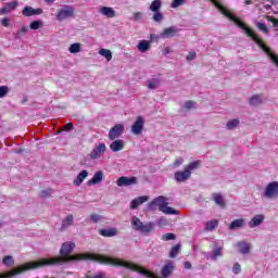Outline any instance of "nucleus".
<instances>
[{
    "label": "nucleus",
    "instance_id": "1",
    "mask_svg": "<svg viewBox=\"0 0 278 278\" xmlns=\"http://www.w3.org/2000/svg\"><path fill=\"white\" fill-rule=\"evenodd\" d=\"M211 2L213 3V5H215V8L218 10V12H220V14L226 16V18H229V21H233L235 25H237V27H240V29H243V31H245V34L249 36V38H252V40L254 42H256L257 45H262V38H260V36L257 34H255V30L251 29L249 26H247V24H244V22H242V21H240V18L236 17V15H233V13H231V10H229L223 3L218 2V0H211Z\"/></svg>",
    "mask_w": 278,
    "mask_h": 278
},
{
    "label": "nucleus",
    "instance_id": "2",
    "mask_svg": "<svg viewBox=\"0 0 278 278\" xmlns=\"http://www.w3.org/2000/svg\"><path fill=\"white\" fill-rule=\"evenodd\" d=\"M168 199H166L165 197H157L154 200H152L149 204H148V210H150V212H154V210H160V212H162L163 214H166L168 216L174 215V216H179V211L168 206Z\"/></svg>",
    "mask_w": 278,
    "mask_h": 278
},
{
    "label": "nucleus",
    "instance_id": "3",
    "mask_svg": "<svg viewBox=\"0 0 278 278\" xmlns=\"http://www.w3.org/2000/svg\"><path fill=\"white\" fill-rule=\"evenodd\" d=\"M130 223L135 231H140L141 233H151L153 231V223L144 224L137 216H134Z\"/></svg>",
    "mask_w": 278,
    "mask_h": 278
},
{
    "label": "nucleus",
    "instance_id": "4",
    "mask_svg": "<svg viewBox=\"0 0 278 278\" xmlns=\"http://www.w3.org/2000/svg\"><path fill=\"white\" fill-rule=\"evenodd\" d=\"M56 21H66V18H73L75 16V8L71 5H63L58 12H56Z\"/></svg>",
    "mask_w": 278,
    "mask_h": 278
},
{
    "label": "nucleus",
    "instance_id": "5",
    "mask_svg": "<svg viewBox=\"0 0 278 278\" xmlns=\"http://www.w3.org/2000/svg\"><path fill=\"white\" fill-rule=\"evenodd\" d=\"M125 134V126L123 124H116L113 126L109 131V139L110 140H118L121 136Z\"/></svg>",
    "mask_w": 278,
    "mask_h": 278
},
{
    "label": "nucleus",
    "instance_id": "6",
    "mask_svg": "<svg viewBox=\"0 0 278 278\" xmlns=\"http://www.w3.org/2000/svg\"><path fill=\"white\" fill-rule=\"evenodd\" d=\"M264 197L266 199H275V197H278V182L273 181L269 182L265 189Z\"/></svg>",
    "mask_w": 278,
    "mask_h": 278
},
{
    "label": "nucleus",
    "instance_id": "7",
    "mask_svg": "<svg viewBox=\"0 0 278 278\" xmlns=\"http://www.w3.org/2000/svg\"><path fill=\"white\" fill-rule=\"evenodd\" d=\"M144 129V118L142 116H138L136 122L132 124L130 131L134 136H140L142 130Z\"/></svg>",
    "mask_w": 278,
    "mask_h": 278
},
{
    "label": "nucleus",
    "instance_id": "8",
    "mask_svg": "<svg viewBox=\"0 0 278 278\" xmlns=\"http://www.w3.org/2000/svg\"><path fill=\"white\" fill-rule=\"evenodd\" d=\"M42 9H34V7L26 5L22 10V15L25 16L26 18H29V16H40L42 14Z\"/></svg>",
    "mask_w": 278,
    "mask_h": 278
},
{
    "label": "nucleus",
    "instance_id": "9",
    "mask_svg": "<svg viewBox=\"0 0 278 278\" xmlns=\"http://www.w3.org/2000/svg\"><path fill=\"white\" fill-rule=\"evenodd\" d=\"M116 184L119 188H123V186H136L138 178L122 176L116 180Z\"/></svg>",
    "mask_w": 278,
    "mask_h": 278
},
{
    "label": "nucleus",
    "instance_id": "10",
    "mask_svg": "<svg viewBox=\"0 0 278 278\" xmlns=\"http://www.w3.org/2000/svg\"><path fill=\"white\" fill-rule=\"evenodd\" d=\"M258 47L262 48V50L268 55V58H270L271 62L278 67V55L273 53V51H270V48L264 45V41H261V45H258Z\"/></svg>",
    "mask_w": 278,
    "mask_h": 278
},
{
    "label": "nucleus",
    "instance_id": "11",
    "mask_svg": "<svg viewBox=\"0 0 278 278\" xmlns=\"http://www.w3.org/2000/svg\"><path fill=\"white\" fill-rule=\"evenodd\" d=\"M105 143H100L96 149L90 153L91 160H99L100 156L105 153Z\"/></svg>",
    "mask_w": 278,
    "mask_h": 278
},
{
    "label": "nucleus",
    "instance_id": "12",
    "mask_svg": "<svg viewBox=\"0 0 278 278\" xmlns=\"http://www.w3.org/2000/svg\"><path fill=\"white\" fill-rule=\"evenodd\" d=\"M110 149L113 153H118V151H123V149H125V141L122 139H114L110 144Z\"/></svg>",
    "mask_w": 278,
    "mask_h": 278
},
{
    "label": "nucleus",
    "instance_id": "13",
    "mask_svg": "<svg viewBox=\"0 0 278 278\" xmlns=\"http://www.w3.org/2000/svg\"><path fill=\"white\" fill-rule=\"evenodd\" d=\"M191 175L192 173L187 168H185V170L182 172L175 173V179L176 181H179V182L187 181V179H190Z\"/></svg>",
    "mask_w": 278,
    "mask_h": 278
},
{
    "label": "nucleus",
    "instance_id": "14",
    "mask_svg": "<svg viewBox=\"0 0 278 278\" xmlns=\"http://www.w3.org/2000/svg\"><path fill=\"white\" fill-rule=\"evenodd\" d=\"M179 29L175 26L167 27L161 33V38H173V36H177Z\"/></svg>",
    "mask_w": 278,
    "mask_h": 278
},
{
    "label": "nucleus",
    "instance_id": "15",
    "mask_svg": "<svg viewBox=\"0 0 278 278\" xmlns=\"http://www.w3.org/2000/svg\"><path fill=\"white\" fill-rule=\"evenodd\" d=\"M149 201V195L139 197L130 202V210H138L142 203H147Z\"/></svg>",
    "mask_w": 278,
    "mask_h": 278
},
{
    "label": "nucleus",
    "instance_id": "16",
    "mask_svg": "<svg viewBox=\"0 0 278 278\" xmlns=\"http://www.w3.org/2000/svg\"><path fill=\"white\" fill-rule=\"evenodd\" d=\"M264 215L263 214H258L255 215L250 222H249V227L251 229H255V227H260V225H262L264 223Z\"/></svg>",
    "mask_w": 278,
    "mask_h": 278
},
{
    "label": "nucleus",
    "instance_id": "17",
    "mask_svg": "<svg viewBox=\"0 0 278 278\" xmlns=\"http://www.w3.org/2000/svg\"><path fill=\"white\" fill-rule=\"evenodd\" d=\"M100 14H102L103 16H106L108 18H114V16H116V11H114V9L110 8V7H102L99 10Z\"/></svg>",
    "mask_w": 278,
    "mask_h": 278
},
{
    "label": "nucleus",
    "instance_id": "18",
    "mask_svg": "<svg viewBox=\"0 0 278 278\" xmlns=\"http://www.w3.org/2000/svg\"><path fill=\"white\" fill-rule=\"evenodd\" d=\"M101 181H103V172L99 170L87 184L88 186H97V184H101Z\"/></svg>",
    "mask_w": 278,
    "mask_h": 278
},
{
    "label": "nucleus",
    "instance_id": "19",
    "mask_svg": "<svg viewBox=\"0 0 278 278\" xmlns=\"http://www.w3.org/2000/svg\"><path fill=\"white\" fill-rule=\"evenodd\" d=\"M137 49L138 51H140V53H147V51L151 49V41L149 40L139 41Z\"/></svg>",
    "mask_w": 278,
    "mask_h": 278
},
{
    "label": "nucleus",
    "instance_id": "20",
    "mask_svg": "<svg viewBox=\"0 0 278 278\" xmlns=\"http://www.w3.org/2000/svg\"><path fill=\"white\" fill-rule=\"evenodd\" d=\"M173 270H175V265H173L170 262L165 264L162 269V276L164 278L170 277L173 275Z\"/></svg>",
    "mask_w": 278,
    "mask_h": 278
},
{
    "label": "nucleus",
    "instance_id": "21",
    "mask_svg": "<svg viewBox=\"0 0 278 278\" xmlns=\"http://www.w3.org/2000/svg\"><path fill=\"white\" fill-rule=\"evenodd\" d=\"M100 236L113 238V236H118V230L116 228L102 229L100 230Z\"/></svg>",
    "mask_w": 278,
    "mask_h": 278
},
{
    "label": "nucleus",
    "instance_id": "22",
    "mask_svg": "<svg viewBox=\"0 0 278 278\" xmlns=\"http://www.w3.org/2000/svg\"><path fill=\"white\" fill-rule=\"evenodd\" d=\"M23 273L22 267L14 268L5 274L0 275V278H10V277H16V275H21Z\"/></svg>",
    "mask_w": 278,
    "mask_h": 278
},
{
    "label": "nucleus",
    "instance_id": "23",
    "mask_svg": "<svg viewBox=\"0 0 278 278\" xmlns=\"http://www.w3.org/2000/svg\"><path fill=\"white\" fill-rule=\"evenodd\" d=\"M86 177H88V170L84 169L77 175L76 179L74 180V186L84 184V179H86Z\"/></svg>",
    "mask_w": 278,
    "mask_h": 278
},
{
    "label": "nucleus",
    "instance_id": "24",
    "mask_svg": "<svg viewBox=\"0 0 278 278\" xmlns=\"http://www.w3.org/2000/svg\"><path fill=\"white\" fill-rule=\"evenodd\" d=\"M237 248H238L239 253H243V254H247V253H249V251H251V247H249V243H247L244 241L238 242Z\"/></svg>",
    "mask_w": 278,
    "mask_h": 278
},
{
    "label": "nucleus",
    "instance_id": "25",
    "mask_svg": "<svg viewBox=\"0 0 278 278\" xmlns=\"http://www.w3.org/2000/svg\"><path fill=\"white\" fill-rule=\"evenodd\" d=\"M240 227H244V219H242V218L241 219H235L229 225L230 230L240 229Z\"/></svg>",
    "mask_w": 278,
    "mask_h": 278
},
{
    "label": "nucleus",
    "instance_id": "26",
    "mask_svg": "<svg viewBox=\"0 0 278 278\" xmlns=\"http://www.w3.org/2000/svg\"><path fill=\"white\" fill-rule=\"evenodd\" d=\"M161 9H162V0H154L150 4L151 12H160Z\"/></svg>",
    "mask_w": 278,
    "mask_h": 278
},
{
    "label": "nucleus",
    "instance_id": "27",
    "mask_svg": "<svg viewBox=\"0 0 278 278\" xmlns=\"http://www.w3.org/2000/svg\"><path fill=\"white\" fill-rule=\"evenodd\" d=\"M218 227V220L212 219L206 223V227L204 228V231H214Z\"/></svg>",
    "mask_w": 278,
    "mask_h": 278
},
{
    "label": "nucleus",
    "instance_id": "28",
    "mask_svg": "<svg viewBox=\"0 0 278 278\" xmlns=\"http://www.w3.org/2000/svg\"><path fill=\"white\" fill-rule=\"evenodd\" d=\"M73 220H75V218L73 217V215H67L63 222H62V229H66V227H71V225H73Z\"/></svg>",
    "mask_w": 278,
    "mask_h": 278
},
{
    "label": "nucleus",
    "instance_id": "29",
    "mask_svg": "<svg viewBox=\"0 0 278 278\" xmlns=\"http://www.w3.org/2000/svg\"><path fill=\"white\" fill-rule=\"evenodd\" d=\"M70 53H81V43H72L68 48Z\"/></svg>",
    "mask_w": 278,
    "mask_h": 278
},
{
    "label": "nucleus",
    "instance_id": "30",
    "mask_svg": "<svg viewBox=\"0 0 278 278\" xmlns=\"http://www.w3.org/2000/svg\"><path fill=\"white\" fill-rule=\"evenodd\" d=\"M99 55H102V58H105L108 62L112 61V51L108 49H100Z\"/></svg>",
    "mask_w": 278,
    "mask_h": 278
},
{
    "label": "nucleus",
    "instance_id": "31",
    "mask_svg": "<svg viewBox=\"0 0 278 278\" xmlns=\"http://www.w3.org/2000/svg\"><path fill=\"white\" fill-rule=\"evenodd\" d=\"M179 251H181V243H177L172 248L169 252V257H177V255H179Z\"/></svg>",
    "mask_w": 278,
    "mask_h": 278
},
{
    "label": "nucleus",
    "instance_id": "32",
    "mask_svg": "<svg viewBox=\"0 0 278 278\" xmlns=\"http://www.w3.org/2000/svg\"><path fill=\"white\" fill-rule=\"evenodd\" d=\"M264 103V100L261 96H253L250 98V105H262Z\"/></svg>",
    "mask_w": 278,
    "mask_h": 278
},
{
    "label": "nucleus",
    "instance_id": "33",
    "mask_svg": "<svg viewBox=\"0 0 278 278\" xmlns=\"http://www.w3.org/2000/svg\"><path fill=\"white\" fill-rule=\"evenodd\" d=\"M213 200L215 201L216 205L225 207V201L223 200V195H220V193H214Z\"/></svg>",
    "mask_w": 278,
    "mask_h": 278
},
{
    "label": "nucleus",
    "instance_id": "34",
    "mask_svg": "<svg viewBox=\"0 0 278 278\" xmlns=\"http://www.w3.org/2000/svg\"><path fill=\"white\" fill-rule=\"evenodd\" d=\"M45 26V23L40 20H36V21H33L30 24H29V28L30 29H40L41 27Z\"/></svg>",
    "mask_w": 278,
    "mask_h": 278
},
{
    "label": "nucleus",
    "instance_id": "35",
    "mask_svg": "<svg viewBox=\"0 0 278 278\" xmlns=\"http://www.w3.org/2000/svg\"><path fill=\"white\" fill-rule=\"evenodd\" d=\"M152 18H153L154 23H162V21H164V14H162V12H160V11H154Z\"/></svg>",
    "mask_w": 278,
    "mask_h": 278
},
{
    "label": "nucleus",
    "instance_id": "36",
    "mask_svg": "<svg viewBox=\"0 0 278 278\" xmlns=\"http://www.w3.org/2000/svg\"><path fill=\"white\" fill-rule=\"evenodd\" d=\"M238 125H240V121L239 119H230L226 124V127H227V129H236V127H238Z\"/></svg>",
    "mask_w": 278,
    "mask_h": 278
},
{
    "label": "nucleus",
    "instance_id": "37",
    "mask_svg": "<svg viewBox=\"0 0 278 278\" xmlns=\"http://www.w3.org/2000/svg\"><path fill=\"white\" fill-rule=\"evenodd\" d=\"M199 166H201V161H194L192 163H190L187 167H185L187 170H197V168H199Z\"/></svg>",
    "mask_w": 278,
    "mask_h": 278
},
{
    "label": "nucleus",
    "instance_id": "38",
    "mask_svg": "<svg viewBox=\"0 0 278 278\" xmlns=\"http://www.w3.org/2000/svg\"><path fill=\"white\" fill-rule=\"evenodd\" d=\"M255 26L257 27V29H260V31H263V34H268V26H266V24L261 23V22H256Z\"/></svg>",
    "mask_w": 278,
    "mask_h": 278
},
{
    "label": "nucleus",
    "instance_id": "39",
    "mask_svg": "<svg viewBox=\"0 0 278 278\" xmlns=\"http://www.w3.org/2000/svg\"><path fill=\"white\" fill-rule=\"evenodd\" d=\"M223 256V249L216 248L213 250L212 260H218V257Z\"/></svg>",
    "mask_w": 278,
    "mask_h": 278
},
{
    "label": "nucleus",
    "instance_id": "40",
    "mask_svg": "<svg viewBox=\"0 0 278 278\" xmlns=\"http://www.w3.org/2000/svg\"><path fill=\"white\" fill-rule=\"evenodd\" d=\"M2 262L5 266H14V258L12 256H5Z\"/></svg>",
    "mask_w": 278,
    "mask_h": 278
},
{
    "label": "nucleus",
    "instance_id": "41",
    "mask_svg": "<svg viewBox=\"0 0 278 278\" xmlns=\"http://www.w3.org/2000/svg\"><path fill=\"white\" fill-rule=\"evenodd\" d=\"M7 8L12 12V10H16L18 8V1H12L7 3Z\"/></svg>",
    "mask_w": 278,
    "mask_h": 278
},
{
    "label": "nucleus",
    "instance_id": "42",
    "mask_svg": "<svg viewBox=\"0 0 278 278\" xmlns=\"http://www.w3.org/2000/svg\"><path fill=\"white\" fill-rule=\"evenodd\" d=\"M162 240H164L165 242L168 240H175V233L173 232H168L162 236Z\"/></svg>",
    "mask_w": 278,
    "mask_h": 278
},
{
    "label": "nucleus",
    "instance_id": "43",
    "mask_svg": "<svg viewBox=\"0 0 278 278\" xmlns=\"http://www.w3.org/2000/svg\"><path fill=\"white\" fill-rule=\"evenodd\" d=\"M186 3V0H173L170 8H179V5H184Z\"/></svg>",
    "mask_w": 278,
    "mask_h": 278
},
{
    "label": "nucleus",
    "instance_id": "44",
    "mask_svg": "<svg viewBox=\"0 0 278 278\" xmlns=\"http://www.w3.org/2000/svg\"><path fill=\"white\" fill-rule=\"evenodd\" d=\"M9 91H10V89L7 86H1L0 87V99H3V97H5V94H8Z\"/></svg>",
    "mask_w": 278,
    "mask_h": 278
},
{
    "label": "nucleus",
    "instance_id": "45",
    "mask_svg": "<svg viewBox=\"0 0 278 278\" xmlns=\"http://www.w3.org/2000/svg\"><path fill=\"white\" fill-rule=\"evenodd\" d=\"M41 199H47V197H51V190H43L39 193Z\"/></svg>",
    "mask_w": 278,
    "mask_h": 278
},
{
    "label": "nucleus",
    "instance_id": "46",
    "mask_svg": "<svg viewBox=\"0 0 278 278\" xmlns=\"http://www.w3.org/2000/svg\"><path fill=\"white\" fill-rule=\"evenodd\" d=\"M157 225H160L161 227H166V225H168V219H166L165 217H161L157 220Z\"/></svg>",
    "mask_w": 278,
    "mask_h": 278
},
{
    "label": "nucleus",
    "instance_id": "47",
    "mask_svg": "<svg viewBox=\"0 0 278 278\" xmlns=\"http://www.w3.org/2000/svg\"><path fill=\"white\" fill-rule=\"evenodd\" d=\"M242 270V268L240 267V264H235L233 267H232V273L235 275H240V271Z\"/></svg>",
    "mask_w": 278,
    "mask_h": 278
},
{
    "label": "nucleus",
    "instance_id": "48",
    "mask_svg": "<svg viewBox=\"0 0 278 278\" xmlns=\"http://www.w3.org/2000/svg\"><path fill=\"white\" fill-rule=\"evenodd\" d=\"M132 21H142V12H136L132 14Z\"/></svg>",
    "mask_w": 278,
    "mask_h": 278
},
{
    "label": "nucleus",
    "instance_id": "49",
    "mask_svg": "<svg viewBox=\"0 0 278 278\" xmlns=\"http://www.w3.org/2000/svg\"><path fill=\"white\" fill-rule=\"evenodd\" d=\"M195 105H197V103H195V102H192V101H187V102L185 103V108H186L187 110H192V108H195Z\"/></svg>",
    "mask_w": 278,
    "mask_h": 278
},
{
    "label": "nucleus",
    "instance_id": "50",
    "mask_svg": "<svg viewBox=\"0 0 278 278\" xmlns=\"http://www.w3.org/2000/svg\"><path fill=\"white\" fill-rule=\"evenodd\" d=\"M182 164H184V157H178V159H176L175 162H174L175 168L181 166Z\"/></svg>",
    "mask_w": 278,
    "mask_h": 278
},
{
    "label": "nucleus",
    "instance_id": "51",
    "mask_svg": "<svg viewBox=\"0 0 278 278\" xmlns=\"http://www.w3.org/2000/svg\"><path fill=\"white\" fill-rule=\"evenodd\" d=\"M194 58H197V52H194V51L189 52L188 55H187L188 62L194 60Z\"/></svg>",
    "mask_w": 278,
    "mask_h": 278
},
{
    "label": "nucleus",
    "instance_id": "52",
    "mask_svg": "<svg viewBox=\"0 0 278 278\" xmlns=\"http://www.w3.org/2000/svg\"><path fill=\"white\" fill-rule=\"evenodd\" d=\"M10 8H8V5L5 4L4 8L0 9V14L3 15V14H10Z\"/></svg>",
    "mask_w": 278,
    "mask_h": 278
},
{
    "label": "nucleus",
    "instance_id": "53",
    "mask_svg": "<svg viewBox=\"0 0 278 278\" xmlns=\"http://www.w3.org/2000/svg\"><path fill=\"white\" fill-rule=\"evenodd\" d=\"M1 25H3V27H10V18L8 17L2 18Z\"/></svg>",
    "mask_w": 278,
    "mask_h": 278
},
{
    "label": "nucleus",
    "instance_id": "54",
    "mask_svg": "<svg viewBox=\"0 0 278 278\" xmlns=\"http://www.w3.org/2000/svg\"><path fill=\"white\" fill-rule=\"evenodd\" d=\"M71 129H73V124L67 123L65 126H63L62 131H66V130H71Z\"/></svg>",
    "mask_w": 278,
    "mask_h": 278
},
{
    "label": "nucleus",
    "instance_id": "55",
    "mask_svg": "<svg viewBox=\"0 0 278 278\" xmlns=\"http://www.w3.org/2000/svg\"><path fill=\"white\" fill-rule=\"evenodd\" d=\"M17 34H27V26H23L17 29Z\"/></svg>",
    "mask_w": 278,
    "mask_h": 278
},
{
    "label": "nucleus",
    "instance_id": "56",
    "mask_svg": "<svg viewBox=\"0 0 278 278\" xmlns=\"http://www.w3.org/2000/svg\"><path fill=\"white\" fill-rule=\"evenodd\" d=\"M148 88H150V90H155V88H157V84L156 83H149Z\"/></svg>",
    "mask_w": 278,
    "mask_h": 278
},
{
    "label": "nucleus",
    "instance_id": "57",
    "mask_svg": "<svg viewBox=\"0 0 278 278\" xmlns=\"http://www.w3.org/2000/svg\"><path fill=\"white\" fill-rule=\"evenodd\" d=\"M90 219H91L93 223H98V220H99V215H91V216H90Z\"/></svg>",
    "mask_w": 278,
    "mask_h": 278
},
{
    "label": "nucleus",
    "instance_id": "58",
    "mask_svg": "<svg viewBox=\"0 0 278 278\" xmlns=\"http://www.w3.org/2000/svg\"><path fill=\"white\" fill-rule=\"evenodd\" d=\"M185 268L190 270V268H192V264L190 262H185Z\"/></svg>",
    "mask_w": 278,
    "mask_h": 278
},
{
    "label": "nucleus",
    "instance_id": "59",
    "mask_svg": "<svg viewBox=\"0 0 278 278\" xmlns=\"http://www.w3.org/2000/svg\"><path fill=\"white\" fill-rule=\"evenodd\" d=\"M270 23H273L274 25H278V20L277 18H269Z\"/></svg>",
    "mask_w": 278,
    "mask_h": 278
},
{
    "label": "nucleus",
    "instance_id": "60",
    "mask_svg": "<svg viewBox=\"0 0 278 278\" xmlns=\"http://www.w3.org/2000/svg\"><path fill=\"white\" fill-rule=\"evenodd\" d=\"M154 38L157 39V38H160V36H157V35H152V36H151V40H154Z\"/></svg>",
    "mask_w": 278,
    "mask_h": 278
},
{
    "label": "nucleus",
    "instance_id": "61",
    "mask_svg": "<svg viewBox=\"0 0 278 278\" xmlns=\"http://www.w3.org/2000/svg\"><path fill=\"white\" fill-rule=\"evenodd\" d=\"M46 3H55V0H46Z\"/></svg>",
    "mask_w": 278,
    "mask_h": 278
},
{
    "label": "nucleus",
    "instance_id": "62",
    "mask_svg": "<svg viewBox=\"0 0 278 278\" xmlns=\"http://www.w3.org/2000/svg\"><path fill=\"white\" fill-rule=\"evenodd\" d=\"M249 3H251V0H248V1H247V4H249Z\"/></svg>",
    "mask_w": 278,
    "mask_h": 278
}]
</instances>
